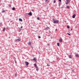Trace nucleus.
<instances>
[{
  "label": "nucleus",
  "instance_id": "1",
  "mask_svg": "<svg viewBox=\"0 0 79 79\" xmlns=\"http://www.w3.org/2000/svg\"><path fill=\"white\" fill-rule=\"evenodd\" d=\"M59 23V21L58 20H55L53 22V23L56 24V23Z\"/></svg>",
  "mask_w": 79,
  "mask_h": 79
},
{
  "label": "nucleus",
  "instance_id": "2",
  "mask_svg": "<svg viewBox=\"0 0 79 79\" xmlns=\"http://www.w3.org/2000/svg\"><path fill=\"white\" fill-rule=\"evenodd\" d=\"M25 64L26 66H27L29 64V63L27 62H25Z\"/></svg>",
  "mask_w": 79,
  "mask_h": 79
},
{
  "label": "nucleus",
  "instance_id": "3",
  "mask_svg": "<svg viewBox=\"0 0 79 79\" xmlns=\"http://www.w3.org/2000/svg\"><path fill=\"white\" fill-rule=\"evenodd\" d=\"M28 15H30V16H32V12H30L28 13Z\"/></svg>",
  "mask_w": 79,
  "mask_h": 79
},
{
  "label": "nucleus",
  "instance_id": "4",
  "mask_svg": "<svg viewBox=\"0 0 79 79\" xmlns=\"http://www.w3.org/2000/svg\"><path fill=\"white\" fill-rule=\"evenodd\" d=\"M75 17H76V15L74 14L73 15L72 17L73 18H75Z\"/></svg>",
  "mask_w": 79,
  "mask_h": 79
},
{
  "label": "nucleus",
  "instance_id": "5",
  "mask_svg": "<svg viewBox=\"0 0 79 79\" xmlns=\"http://www.w3.org/2000/svg\"><path fill=\"white\" fill-rule=\"evenodd\" d=\"M62 40H63L61 38L59 39V41L60 42H62Z\"/></svg>",
  "mask_w": 79,
  "mask_h": 79
},
{
  "label": "nucleus",
  "instance_id": "6",
  "mask_svg": "<svg viewBox=\"0 0 79 79\" xmlns=\"http://www.w3.org/2000/svg\"><path fill=\"white\" fill-rule=\"evenodd\" d=\"M33 60L34 61H37V59H36V58H34Z\"/></svg>",
  "mask_w": 79,
  "mask_h": 79
},
{
  "label": "nucleus",
  "instance_id": "7",
  "mask_svg": "<svg viewBox=\"0 0 79 79\" xmlns=\"http://www.w3.org/2000/svg\"><path fill=\"white\" fill-rule=\"evenodd\" d=\"M75 56L77 57H79V54H77L75 55Z\"/></svg>",
  "mask_w": 79,
  "mask_h": 79
},
{
  "label": "nucleus",
  "instance_id": "8",
  "mask_svg": "<svg viewBox=\"0 0 79 79\" xmlns=\"http://www.w3.org/2000/svg\"><path fill=\"white\" fill-rule=\"evenodd\" d=\"M19 19L20 21H21V22L23 21V20L21 19Z\"/></svg>",
  "mask_w": 79,
  "mask_h": 79
},
{
  "label": "nucleus",
  "instance_id": "9",
  "mask_svg": "<svg viewBox=\"0 0 79 79\" xmlns=\"http://www.w3.org/2000/svg\"><path fill=\"white\" fill-rule=\"evenodd\" d=\"M69 58H72V56H71V55H69Z\"/></svg>",
  "mask_w": 79,
  "mask_h": 79
},
{
  "label": "nucleus",
  "instance_id": "10",
  "mask_svg": "<svg viewBox=\"0 0 79 79\" xmlns=\"http://www.w3.org/2000/svg\"><path fill=\"white\" fill-rule=\"evenodd\" d=\"M57 46H58V47H60V43H57Z\"/></svg>",
  "mask_w": 79,
  "mask_h": 79
},
{
  "label": "nucleus",
  "instance_id": "11",
  "mask_svg": "<svg viewBox=\"0 0 79 79\" xmlns=\"http://www.w3.org/2000/svg\"><path fill=\"white\" fill-rule=\"evenodd\" d=\"M28 45H30V46H31V42H29L28 43Z\"/></svg>",
  "mask_w": 79,
  "mask_h": 79
},
{
  "label": "nucleus",
  "instance_id": "12",
  "mask_svg": "<svg viewBox=\"0 0 79 79\" xmlns=\"http://www.w3.org/2000/svg\"><path fill=\"white\" fill-rule=\"evenodd\" d=\"M17 40L18 41H21V39L20 38H18Z\"/></svg>",
  "mask_w": 79,
  "mask_h": 79
},
{
  "label": "nucleus",
  "instance_id": "13",
  "mask_svg": "<svg viewBox=\"0 0 79 79\" xmlns=\"http://www.w3.org/2000/svg\"><path fill=\"white\" fill-rule=\"evenodd\" d=\"M12 10H15V8L13 7L12 9Z\"/></svg>",
  "mask_w": 79,
  "mask_h": 79
},
{
  "label": "nucleus",
  "instance_id": "14",
  "mask_svg": "<svg viewBox=\"0 0 79 79\" xmlns=\"http://www.w3.org/2000/svg\"><path fill=\"white\" fill-rule=\"evenodd\" d=\"M46 29H50V28H49V27H46Z\"/></svg>",
  "mask_w": 79,
  "mask_h": 79
},
{
  "label": "nucleus",
  "instance_id": "15",
  "mask_svg": "<svg viewBox=\"0 0 79 79\" xmlns=\"http://www.w3.org/2000/svg\"><path fill=\"white\" fill-rule=\"evenodd\" d=\"M66 8H70V7L69 6H67Z\"/></svg>",
  "mask_w": 79,
  "mask_h": 79
},
{
  "label": "nucleus",
  "instance_id": "16",
  "mask_svg": "<svg viewBox=\"0 0 79 79\" xmlns=\"http://www.w3.org/2000/svg\"><path fill=\"white\" fill-rule=\"evenodd\" d=\"M37 19L38 20H39L40 19L39 18V17H37Z\"/></svg>",
  "mask_w": 79,
  "mask_h": 79
},
{
  "label": "nucleus",
  "instance_id": "17",
  "mask_svg": "<svg viewBox=\"0 0 79 79\" xmlns=\"http://www.w3.org/2000/svg\"><path fill=\"white\" fill-rule=\"evenodd\" d=\"M34 66H35V67L37 66V64H34Z\"/></svg>",
  "mask_w": 79,
  "mask_h": 79
},
{
  "label": "nucleus",
  "instance_id": "18",
  "mask_svg": "<svg viewBox=\"0 0 79 79\" xmlns=\"http://www.w3.org/2000/svg\"><path fill=\"white\" fill-rule=\"evenodd\" d=\"M36 71H39V68H37V69H36Z\"/></svg>",
  "mask_w": 79,
  "mask_h": 79
},
{
  "label": "nucleus",
  "instance_id": "19",
  "mask_svg": "<svg viewBox=\"0 0 79 79\" xmlns=\"http://www.w3.org/2000/svg\"><path fill=\"white\" fill-rule=\"evenodd\" d=\"M67 27L68 29H69V26H67Z\"/></svg>",
  "mask_w": 79,
  "mask_h": 79
},
{
  "label": "nucleus",
  "instance_id": "20",
  "mask_svg": "<svg viewBox=\"0 0 79 79\" xmlns=\"http://www.w3.org/2000/svg\"><path fill=\"white\" fill-rule=\"evenodd\" d=\"M5 31V28H4L3 29V31Z\"/></svg>",
  "mask_w": 79,
  "mask_h": 79
},
{
  "label": "nucleus",
  "instance_id": "21",
  "mask_svg": "<svg viewBox=\"0 0 79 79\" xmlns=\"http://www.w3.org/2000/svg\"><path fill=\"white\" fill-rule=\"evenodd\" d=\"M5 10H3L2 11V13H4V12H5Z\"/></svg>",
  "mask_w": 79,
  "mask_h": 79
},
{
  "label": "nucleus",
  "instance_id": "22",
  "mask_svg": "<svg viewBox=\"0 0 79 79\" xmlns=\"http://www.w3.org/2000/svg\"><path fill=\"white\" fill-rule=\"evenodd\" d=\"M67 2H69V0H66Z\"/></svg>",
  "mask_w": 79,
  "mask_h": 79
},
{
  "label": "nucleus",
  "instance_id": "23",
  "mask_svg": "<svg viewBox=\"0 0 79 79\" xmlns=\"http://www.w3.org/2000/svg\"><path fill=\"white\" fill-rule=\"evenodd\" d=\"M35 67L36 68V69L39 68L38 67H37V65H36V66H35Z\"/></svg>",
  "mask_w": 79,
  "mask_h": 79
},
{
  "label": "nucleus",
  "instance_id": "24",
  "mask_svg": "<svg viewBox=\"0 0 79 79\" xmlns=\"http://www.w3.org/2000/svg\"><path fill=\"white\" fill-rule=\"evenodd\" d=\"M67 34H68L69 35H70V34H69V33H68Z\"/></svg>",
  "mask_w": 79,
  "mask_h": 79
},
{
  "label": "nucleus",
  "instance_id": "25",
  "mask_svg": "<svg viewBox=\"0 0 79 79\" xmlns=\"http://www.w3.org/2000/svg\"><path fill=\"white\" fill-rule=\"evenodd\" d=\"M47 65H48V66H50V65H49L48 64Z\"/></svg>",
  "mask_w": 79,
  "mask_h": 79
},
{
  "label": "nucleus",
  "instance_id": "26",
  "mask_svg": "<svg viewBox=\"0 0 79 79\" xmlns=\"http://www.w3.org/2000/svg\"><path fill=\"white\" fill-rule=\"evenodd\" d=\"M56 1H55V0H54V3H56Z\"/></svg>",
  "mask_w": 79,
  "mask_h": 79
},
{
  "label": "nucleus",
  "instance_id": "27",
  "mask_svg": "<svg viewBox=\"0 0 79 79\" xmlns=\"http://www.w3.org/2000/svg\"><path fill=\"white\" fill-rule=\"evenodd\" d=\"M68 2H67L66 3V4L67 5H68Z\"/></svg>",
  "mask_w": 79,
  "mask_h": 79
},
{
  "label": "nucleus",
  "instance_id": "28",
  "mask_svg": "<svg viewBox=\"0 0 79 79\" xmlns=\"http://www.w3.org/2000/svg\"><path fill=\"white\" fill-rule=\"evenodd\" d=\"M23 28V26H22L21 27V29H22Z\"/></svg>",
  "mask_w": 79,
  "mask_h": 79
},
{
  "label": "nucleus",
  "instance_id": "29",
  "mask_svg": "<svg viewBox=\"0 0 79 79\" xmlns=\"http://www.w3.org/2000/svg\"><path fill=\"white\" fill-rule=\"evenodd\" d=\"M38 38H39V39H40V38L41 37H40V36H39L38 37Z\"/></svg>",
  "mask_w": 79,
  "mask_h": 79
},
{
  "label": "nucleus",
  "instance_id": "30",
  "mask_svg": "<svg viewBox=\"0 0 79 79\" xmlns=\"http://www.w3.org/2000/svg\"><path fill=\"white\" fill-rule=\"evenodd\" d=\"M59 2H61V0H59Z\"/></svg>",
  "mask_w": 79,
  "mask_h": 79
},
{
  "label": "nucleus",
  "instance_id": "31",
  "mask_svg": "<svg viewBox=\"0 0 79 79\" xmlns=\"http://www.w3.org/2000/svg\"><path fill=\"white\" fill-rule=\"evenodd\" d=\"M15 76H17V75L16 74H15Z\"/></svg>",
  "mask_w": 79,
  "mask_h": 79
},
{
  "label": "nucleus",
  "instance_id": "32",
  "mask_svg": "<svg viewBox=\"0 0 79 79\" xmlns=\"http://www.w3.org/2000/svg\"><path fill=\"white\" fill-rule=\"evenodd\" d=\"M57 29H56V31H57Z\"/></svg>",
  "mask_w": 79,
  "mask_h": 79
},
{
  "label": "nucleus",
  "instance_id": "33",
  "mask_svg": "<svg viewBox=\"0 0 79 79\" xmlns=\"http://www.w3.org/2000/svg\"><path fill=\"white\" fill-rule=\"evenodd\" d=\"M46 0V2L48 1V0Z\"/></svg>",
  "mask_w": 79,
  "mask_h": 79
},
{
  "label": "nucleus",
  "instance_id": "34",
  "mask_svg": "<svg viewBox=\"0 0 79 79\" xmlns=\"http://www.w3.org/2000/svg\"><path fill=\"white\" fill-rule=\"evenodd\" d=\"M73 30V29H71V31H72Z\"/></svg>",
  "mask_w": 79,
  "mask_h": 79
},
{
  "label": "nucleus",
  "instance_id": "35",
  "mask_svg": "<svg viewBox=\"0 0 79 79\" xmlns=\"http://www.w3.org/2000/svg\"><path fill=\"white\" fill-rule=\"evenodd\" d=\"M53 21H54V19H53Z\"/></svg>",
  "mask_w": 79,
  "mask_h": 79
},
{
  "label": "nucleus",
  "instance_id": "36",
  "mask_svg": "<svg viewBox=\"0 0 79 79\" xmlns=\"http://www.w3.org/2000/svg\"><path fill=\"white\" fill-rule=\"evenodd\" d=\"M69 2H70V0H69Z\"/></svg>",
  "mask_w": 79,
  "mask_h": 79
},
{
  "label": "nucleus",
  "instance_id": "37",
  "mask_svg": "<svg viewBox=\"0 0 79 79\" xmlns=\"http://www.w3.org/2000/svg\"><path fill=\"white\" fill-rule=\"evenodd\" d=\"M51 63H52V62H51Z\"/></svg>",
  "mask_w": 79,
  "mask_h": 79
}]
</instances>
